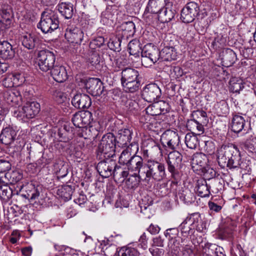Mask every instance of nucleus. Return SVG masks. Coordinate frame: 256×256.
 Masks as SVG:
<instances>
[{
  "mask_svg": "<svg viewBox=\"0 0 256 256\" xmlns=\"http://www.w3.org/2000/svg\"><path fill=\"white\" fill-rule=\"evenodd\" d=\"M218 164L222 168L226 166L232 169L234 163L240 157V152L237 146L232 144H222L217 150Z\"/></svg>",
  "mask_w": 256,
  "mask_h": 256,
  "instance_id": "nucleus-1",
  "label": "nucleus"
},
{
  "mask_svg": "<svg viewBox=\"0 0 256 256\" xmlns=\"http://www.w3.org/2000/svg\"><path fill=\"white\" fill-rule=\"evenodd\" d=\"M218 164L222 168L226 166L232 169L234 163L240 157V152L237 146L232 144H222L217 150Z\"/></svg>",
  "mask_w": 256,
  "mask_h": 256,
  "instance_id": "nucleus-2",
  "label": "nucleus"
},
{
  "mask_svg": "<svg viewBox=\"0 0 256 256\" xmlns=\"http://www.w3.org/2000/svg\"><path fill=\"white\" fill-rule=\"evenodd\" d=\"M59 23L56 12L48 8L42 12L40 20L38 24L37 28L43 33L52 32L58 28Z\"/></svg>",
  "mask_w": 256,
  "mask_h": 256,
  "instance_id": "nucleus-3",
  "label": "nucleus"
},
{
  "mask_svg": "<svg viewBox=\"0 0 256 256\" xmlns=\"http://www.w3.org/2000/svg\"><path fill=\"white\" fill-rule=\"evenodd\" d=\"M143 174H146V178L148 180L150 178L157 181L160 182L164 179L166 176V168L164 164L160 161L156 160L153 158H149L146 160L145 163V168Z\"/></svg>",
  "mask_w": 256,
  "mask_h": 256,
  "instance_id": "nucleus-4",
  "label": "nucleus"
},
{
  "mask_svg": "<svg viewBox=\"0 0 256 256\" xmlns=\"http://www.w3.org/2000/svg\"><path fill=\"white\" fill-rule=\"evenodd\" d=\"M56 56L53 52L47 49L38 50L36 54V60L39 68L47 72L56 66Z\"/></svg>",
  "mask_w": 256,
  "mask_h": 256,
  "instance_id": "nucleus-5",
  "label": "nucleus"
},
{
  "mask_svg": "<svg viewBox=\"0 0 256 256\" xmlns=\"http://www.w3.org/2000/svg\"><path fill=\"white\" fill-rule=\"evenodd\" d=\"M116 138L112 133L104 134L98 146V153L104 157H113L115 155Z\"/></svg>",
  "mask_w": 256,
  "mask_h": 256,
  "instance_id": "nucleus-6",
  "label": "nucleus"
},
{
  "mask_svg": "<svg viewBox=\"0 0 256 256\" xmlns=\"http://www.w3.org/2000/svg\"><path fill=\"white\" fill-rule=\"evenodd\" d=\"M104 158L96 166V170L100 176L103 178H108L112 174L116 176L121 170V167L118 166L116 160L112 158V157H104Z\"/></svg>",
  "mask_w": 256,
  "mask_h": 256,
  "instance_id": "nucleus-7",
  "label": "nucleus"
},
{
  "mask_svg": "<svg viewBox=\"0 0 256 256\" xmlns=\"http://www.w3.org/2000/svg\"><path fill=\"white\" fill-rule=\"evenodd\" d=\"M160 59V51L152 44L145 45L142 51V63L145 67L152 66Z\"/></svg>",
  "mask_w": 256,
  "mask_h": 256,
  "instance_id": "nucleus-8",
  "label": "nucleus"
},
{
  "mask_svg": "<svg viewBox=\"0 0 256 256\" xmlns=\"http://www.w3.org/2000/svg\"><path fill=\"white\" fill-rule=\"evenodd\" d=\"M160 140L164 148L172 150L178 148L180 142L178 134L171 130L165 131L161 136Z\"/></svg>",
  "mask_w": 256,
  "mask_h": 256,
  "instance_id": "nucleus-9",
  "label": "nucleus"
},
{
  "mask_svg": "<svg viewBox=\"0 0 256 256\" xmlns=\"http://www.w3.org/2000/svg\"><path fill=\"white\" fill-rule=\"evenodd\" d=\"M22 44L28 50H34L38 52L42 48L44 44L36 36L32 34L22 35L20 38Z\"/></svg>",
  "mask_w": 256,
  "mask_h": 256,
  "instance_id": "nucleus-10",
  "label": "nucleus"
},
{
  "mask_svg": "<svg viewBox=\"0 0 256 256\" xmlns=\"http://www.w3.org/2000/svg\"><path fill=\"white\" fill-rule=\"evenodd\" d=\"M199 12L198 4L194 2H190L182 10L180 18L182 22L190 23L194 21Z\"/></svg>",
  "mask_w": 256,
  "mask_h": 256,
  "instance_id": "nucleus-11",
  "label": "nucleus"
},
{
  "mask_svg": "<svg viewBox=\"0 0 256 256\" xmlns=\"http://www.w3.org/2000/svg\"><path fill=\"white\" fill-rule=\"evenodd\" d=\"M14 20V14L11 6L8 4H2L0 12V30L9 28Z\"/></svg>",
  "mask_w": 256,
  "mask_h": 256,
  "instance_id": "nucleus-12",
  "label": "nucleus"
},
{
  "mask_svg": "<svg viewBox=\"0 0 256 256\" xmlns=\"http://www.w3.org/2000/svg\"><path fill=\"white\" fill-rule=\"evenodd\" d=\"M161 94V90L156 84H150L144 88L142 96L144 100L152 102L160 98Z\"/></svg>",
  "mask_w": 256,
  "mask_h": 256,
  "instance_id": "nucleus-13",
  "label": "nucleus"
},
{
  "mask_svg": "<svg viewBox=\"0 0 256 256\" xmlns=\"http://www.w3.org/2000/svg\"><path fill=\"white\" fill-rule=\"evenodd\" d=\"M182 159V155L178 151L172 150L169 153L166 160L168 170L173 177L177 173L176 170L180 166Z\"/></svg>",
  "mask_w": 256,
  "mask_h": 256,
  "instance_id": "nucleus-14",
  "label": "nucleus"
},
{
  "mask_svg": "<svg viewBox=\"0 0 256 256\" xmlns=\"http://www.w3.org/2000/svg\"><path fill=\"white\" fill-rule=\"evenodd\" d=\"M40 110V105L36 102H28L19 112L20 116L27 118H34Z\"/></svg>",
  "mask_w": 256,
  "mask_h": 256,
  "instance_id": "nucleus-15",
  "label": "nucleus"
},
{
  "mask_svg": "<svg viewBox=\"0 0 256 256\" xmlns=\"http://www.w3.org/2000/svg\"><path fill=\"white\" fill-rule=\"evenodd\" d=\"M85 88L88 92L94 96L102 94L104 87L101 80L98 78H90L85 83Z\"/></svg>",
  "mask_w": 256,
  "mask_h": 256,
  "instance_id": "nucleus-16",
  "label": "nucleus"
},
{
  "mask_svg": "<svg viewBox=\"0 0 256 256\" xmlns=\"http://www.w3.org/2000/svg\"><path fill=\"white\" fill-rule=\"evenodd\" d=\"M126 166L129 170L134 172L135 174H138L140 176L143 174L142 172L145 169V164L141 156L134 154Z\"/></svg>",
  "mask_w": 256,
  "mask_h": 256,
  "instance_id": "nucleus-17",
  "label": "nucleus"
},
{
  "mask_svg": "<svg viewBox=\"0 0 256 256\" xmlns=\"http://www.w3.org/2000/svg\"><path fill=\"white\" fill-rule=\"evenodd\" d=\"M91 113L88 111L76 112L72 119L74 126L78 128H84L90 122Z\"/></svg>",
  "mask_w": 256,
  "mask_h": 256,
  "instance_id": "nucleus-18",
  "label": "nucleus"
},
{
  "mask_svg": "<svg viewBox=\"0 0 256 256\" xmlns=\"http://www.w3.org/2000/svg\"><path fill=\"white\" fill-rule=\"evenodd\" d=\"M72 105L79 109L88 108L92 104L90 98L84 94H76L72 100Z\"/></svg>",
  "mask_w": 256,
  "mask_h": 256,
  "instance_id": "nucleus-19",
  "label": "nucleus"
},
{
  "mask_svg": "<svg viewBox=\"0 0 256 256\" xmlns=\"http://www.w3.org/2000/svg\"><path fill=\"white\" fill-rule=\"evenodd\" d=\"M84 32L78 28H74L66 30L65 36L69 42L80 44L84 38Z\"/></svg>",
  "mask_w": 256,
  "mask_h": 256,
  "instance_id": "nucleus-20",
  "label": "nucleus"
},
{
  "mask_svg": "<svg viewBox=\"0 0 256 256\" xmlns=\"http://www.w3.org/2000/svg\"><path fill=\"white\" fill-rule=\"evenodd\" d=\"M136 31L135 24L131 21L123 22L118 28V35L122 39L126 40L134 36Z\"/></svg>",
  "mask_w": 256,
  "mask_h": 256,
  "instance_id": "nucleus-21",
  "label": "nucleus"
},
{
  "mask_svg": "<svg viewBox=\"0 0 256 256\" xmlns=\"http://www.w3.org/2000/svg\"><path fill=\"white\" fill-rule=\"evenodd\" d=\"M50 74L54 80L58 82H64L68 78L66 68L61 64H56L50 70Z\"/></svg>",
  "mask_w": 256,
  "mask_h": 256,
  "instance_id": "nucleus-22",
  "label": "nucleus"
},
{
  "mask_svg": "<svg viewBox=\"0 0 256 256\" xmlns=\"http://www.w3.org/2000/svg\"><path fill=\"white\" fill-rule=\"evenodd\" d=\"M15 56V50L12 44L7 40H0V58L5 60H11Z\"/></svg>",
  "mask_w": 256,
  "mask_h": 256,
  "instance_id": "nucleus-23",
  "label": "nucleus"
},
{
  "mask_svg": "<svg viewBox=\"0 0 256 256\" xmlns=\"http://www.w3.org/2000/svg\"><path fill=\"white\" fill-rule=\"evenodd\" d=\"M172 4L168 2L166 4L163 10L160 12L158 14V18L161 22H168L174 18L176 11L172 10Z\"/></svg>",
  "mask_w": 256,
  "mask_h": 256,
  "instance_id": "nucleus-24",
  "label": "nucleus"
},
{
  "mask_svg": "<svg viewBox=\"0 0 256 256\" xmlns=\"http://www.w3.org/2000/svg\"><path fill=\"white\" fill-rule=\"evenodd\" d=\"M60 13L66 19H70L74 14V5L70 2H60L57 6Z\"/></svg>",
  "mask_w": 256,
  "mask_h": 256,
  "instance_id": "nucleus-25",
  "label": "nucleus"
},
{
  "mask_svg": "<svg viewBox=\"0 0 256 256\" xmlns=\"http://www.w3.org/2000/svg\"><path fill=\"white\" fill-rule=\"evenodd\" d=\"M208 160L207 156L202 153H196L193 155L192 164L193 168L197 166L196 170H201L208 166Z\"/></svg>",
  "mask_w": 256,
  "mask_h": 256,
  "instance_id": "nucleus-26",
  "label": "nucleus"
},
{
  "mask_svg": "<svg viewBox=\"0 0 256 256\" xmlns=\"http://www.w3.org/2000/svg\"><path fill=\"white\" fill-rule=\"evenodd\" d=\"M132 132L129 128H122L118 131V143L122 146H127L132 138Z\"/></svg>",
  "mask_w": 256,
  "mask_h": 256,
  "instance_id": "nucleus-27",
  "label": "nucleus"
},
{
  "mask_svg": "<svg viewBox=\"0 0 256 256\" xmlns=\"http://www.w3.org/2000/svg\"><path fill=\"white\" fill-rule=\"evenodd\" d=\"M16 132L12 128L6 127L0 134V138L2 142L6 145L12 144L16 138Z\"/></svg>",
  "mask_w": 256,
  "mask_h": 256,
  "instance_id": "nucleus-28",
  "label": "nucleus"
},
{
  "mask_svg": "<svg viewBox=\"0 0 256 256\" xmlns=\"http://www.w3.org/2000/svg\"><path fill=\"white\" fill-rule=\"evenodd\" d=\"M236 55L234 52L230 48H226L222 52V62L226 67L232 66L236 61Z\"/></svg>",
  "mask_w": 256,
  "mask_h": 256,
  "instance_id": "nucleus-29",
  "label": "nucleus"
},
{
  "mask_svg": "<svg viewBox=\"0 0 256 256\" xmlns=\"http://www.w3.org/2000/svg\"><path fill=\"white\" fill-rule=\"evenodd\" d=\"M138 72L133 68H126L122 70L121 72V83L140 79Z\"/></svg>",
  "mask_w": 256,
  "mask_h": 256,
  "instance_id": "nucleus-30",
  "label": "nucleus"
},
{
  "mask_svg": "<svg viewBox=\"0 0 256 256\" xmlns=\"http://www.w3.org/2000/svg\"><path fill=\"white\" fill-rule=\"evenodd\" d=\"M58 138H56L58 140L55 142L54 146L58 148H63L64 146L60 142L66 143L72 138L73 133L67 132L64 129H58Z\"/></svg>",
  "mask_w": 256,
  "mask_h": 256,
  "instance_id": "nucleus-31",
  "label": "nucleus"
},
{
  "mask_svg": "<svg viewBox=\"0 0 256 256\" xmlns=\"http://www.w3.org/2000/svg\"><path fill=\"white\" fill-rule=\"evenodd\" d=\"M176 53L172 46H165L160 51V58L163 61H172L176 58Z\"/></svg>",
  "mask_w": 256,
  "mask_h": 256,
  "instance_id": "nucleus-32",
  "label": "nucleus"
},
{
  "mask_svg": "<svg viewBox=\"0 0 256 256\" xmlns=\"http://www.w3.org/2000/svg\"><path fill=\"white\" fill-rule=\"evenodd\" d=\"M191 117L201 126H206L208 122V119L206 112L203 110H194L192 114Z\"/></svg>",
  "mask_w": 256,
  "mask_h": 256,
  "instance_id": "nucleus-33",
  "label": "nucleus"
},
{
  "mask_svg": "<svg viewBox=\"0 0 256 256\" xmlns=\"http://www.w3.org/2000/svg\"><path fill=\"white\" fill-rule=\"evenodd\" d=\"M166 3V0H149L146 8L152 13L158 14Z\"/></svg>",
  "mask_w": 256,
  "mask_h": 256,
  "instance_id": "nucleus-34",
  "label": "nucleus"
},
{
  "mask_svg": "<svg viewBox=\"0 0 256 256\" xmlns=\"http://www.w3.org/2000/svg\"><path fill=\"white\" fill-rule=\"evenodd\" d=\"M245 120L242 116L235 115L232 118V130L235 133H239L244 129Z\"/></svg>",
  "mask_w": 256,
  "mask_h": 256,
  "instance_id": "nucleus-35",
  "label": "nucleus"
},
{
  "mask_svg": "<svg viewBox=\"0 0 256 256\" xmlns=\"http://www.w3.org/2000/svg\"><path fill=\"white\" fill-rule=\"evenodd\" d=\"M178 196L182 201L188 204L194 202L196 199L194 193L188 188L180 190Z\"/></svg>",
  "mask_w": 256,
  "mask_h": 256,
  "instance_id": "nucleus-36",
  "label": "nucleus"
},
{
  "mask_svg": "<svg viewBox=\"0 0 256 256\" xmlns=\"http://www.w3.org/2000/svg\"><path fill=\"white\" fill-rule=\"evenodd\" d=\"M25 190L26 194L24 196L30 200H34L38 198L40 196V190L38 186H36L32 183H28L25 186Z\"/></svg>",
  "mask_w": 256,
  "mask_h": 256,
  "instance_id": "nucleus-37",
  "label": "nucleus"
},
{
  "mask_svg": "<svg viewBox=\"0 0 256 256\" xmlns=\"http://www.w3.org/2000/svg\"><path fill=\"white\" fill-rule=\"evenodd\" d=\"M5 98L8 103L11 102L14 104H18L22 100V97L18 90H10L4 94Z\"/></svg>",
  "mask_w": 256,
  "mask_h": 256,
  "instance_id": "nucleus-38",
  "label": "nucleus"
},
{
  "mask_svg": "<svg viewBox=\"0 0 256 256\" xmlns=\"http://www.w3.org/2000/svg\"><path fill=\"white\" fill-rule=\"evenodd\" d=\"M210 186L207 184L205 180H200L197 182V192L201 197H207L210 196Z\"/></svg>",
  "mask_w": 256,
  "mask_h": 256,
  "instance_id": "nucleus-39",
  "label": "nucleus"
},
{
  "mask_svg": "<svg viewBox=\"0 0 256 256\" xmlns=\"http://www.w3.org/2000/svg\"><path fill=\"white\" fill-rule=\"evenodd\" d=\"M186 128L192 132H194V134L196 132L198 135L202 134L204 131V126L198 124L193 118L188 120Z\"/></svg>",
  "mask_w": 256,
  "mask_h": 256,
  "instance_id": "nucleus-40",
  "label": "nucleus"
},
{
  "mask_svg": "<svg viewBox=\"0 0 256 256\" xmlns=\"http://www.w3.org/2000/svg\"><path fill=\"white\" fill-rule=\"evenodd\" d=\"M122 84L126 92L133 93L138 90L140 82V79H138L131 82L130 80L122 82Z\"/></svg>",
  "mask_w": 256,
  "mask_h": 256,
  "instance_id": "nucleus-41",
  "label": "nucleus"
},
{
  "mask_svg": "<svg viewBox=\"0 0 256 256\" xmlns=\"http://www.w3.org/2000/svg\"><path fill=\"white\" fill-rule=\"evenodd\" d=\"M194 132L188 133L185 136V144L188 148L196 149L198 145L199 140Z\"/></svg>",
  "mask_w": 256,
  "mask_h": 256,
  "instance_id": "nucleus-42",
  "label": "nucleus"
},
{
  "mask_svg": "<svg viewBox=\"0 0 256 256\" xmlns=\"http://www.w3.org/2000/svg\"><path fill=\"white\" fill-rule=\"evenodd\" d=\"M129 53L130 55L134 56L137 58L140 56V54H142V48L140 46V44L137 40H133L130 41L128 44Z\"/></svg>",
  "mask_w": 256,
  "mask_h": 256,
  "instance_id": "nucleus-43",
  "label": "nucleus"
},
{
  "mask_svg": "<svg viewBox=\"0 0 256 256\" xmlns=\"http://www.w3.org/2000/svg\"><path fill=\"white\" fill-rule=\"evenodd\" d=\"M240 146L248 154L256 158V146L250 140L240 142Z\"/></svg>",
  "mask_w": 256,
  "mask_h": 256,
  "instance_id": "nucleus-44",
  "label": "nucleus"
},
{
  "mask_svg": "<svg viewBox=\"0 0 256 256\" xmlns=\"http://www.w3.org/2000/svg\"><path fill=\"white\" fill-rule=\"evenodd\" d=\"M229 85L230 91L234 93H239L244 87L242 80L236 77L230 78Z\"/></svg>",
  "mask_w": 256,
  "mask_h": 256,
  "instance_id": "nucleus-45",
  "label": "nucleus"
},
{
  "mask_svg": "<svg viewBox=\"0 0 256 256\" xmlns=\"http://www.w3.org/2000/svg\"><path fill=\"white\" fill-rule=\"evenodd\" d=\"M190 219V217H186L178 228L180 230L182 236L185 238L190 234L192 230L190 226L191 224L189 223Z\"/></svg>",
  "mask_w": 256,
  "mask_h": 256,
  "instance_id": "nucleus-46",
  "label": "nucleus"
},
{
  "mask_svg": "<svg viewBox=\"0 0 256 256\" xmlns=\"http://www.w3.org/2000/svg\"><path fill=\"white\" fill-rule=\"evenodd\" d=\"M5 178L13 184L18 182L22 178V174L19 170H14L5 174Z\"/></svg>",
  "mask_w": 256,
  "mask_h": 256,
  "instance_id": "nucleus-47",
  "label": "nucleus"
},
{
  "mask_svg": "<svg viewBox=\"0 0 256 256\" xmlns=\"http://www.w3.org/2000/svg\"><path fill=\"white\" fill-rule=\"evenodd\" d=\"M12 190L8 184H0V198L8 202L12 196Z\"/></svg>",
  "mask_w": 256,
  "mask_h": 256,
  "instance_id": "nucleus-48",
  "label": "nucleus"
},
{
  "mask_svg": "<svg viewBox=\"0 0 256 256\" xmlns=\"http://www.w3.org/2000/svg\"><path fill=\"white\" fill-rule=\"evenodd\" d=\"M240 168L245 172H249L250 170V162L246 159L242 160L240 156L238 157L232 168Z\"/></svg>",
  "mask_w": 256,
  "mask_h": 256,
  "instance_id": "nucleus-49",
  "label": "nucleus"
},
{
  "mask_svg": "<svg viewBox=\"0 0 256 256\" xmlns=\"http://www.w3.org/2000/svg\"><path fill=\"white\" fill-rule=\"evenodd\" d=\"M186 238H180L178 239L174 238L172 240H170V241L172 242V244L170 246L169 248L172 250V252H174V254L176 256L178 252L180 250V246H182L181 243H182L184 242Z\"/></svg>",
  "mask_w": 256,
  "mask_h": 256,
  "instance_id": "nucleus-50",
  "label": "nucleus"
},
{
  "mask_svg": "<svg viewBox=\"0 0 256 256\" xmlns=\"http://www.w3.org/2000/svg\"><path fill=\"white\" fill-rule=\"evenodd\" d=\"M236 226V222L232 220L230 218L227 219L226 224L224 226L223 230L224 234H225L226 236H230Z\"/></svg>",
  "mask_w": 256,
  "mask_h": 256,
  "instance_id": "nucleus-51",
  "label": "nucleus"
},
{
  "mask_svg": "<svg viewBox=\"0 0 256 256\" xmlns=\"http://www.w3.org/2000/svg\"><path fill=\"white\" fill-rule=\"evenodd\" d=\"M121 38L120 36L118 38H115L113 39H110L108 43V47L114 52H120L121 50Z\"/></svg>",
  "mask_w": 256,
  "mask_h": 256,
  "instance_id": "nucleus-52",
  "label": "nucleus"
},
{
  "mask_svg": "<svg viewBox=\"0 0 256 256\" xmlns=\"http://www.w3.org/2000/svg\"><path fill=\"white\" fill-rule=\"evenodd\" d=\"M226 38L222 34H220L214 38L212 45L216 49L222 48L226 46Z\"/></svg>",
  "mask_w": 256,
  "mask_h": 256,
  "instance_id": "nucleus-53",
  "label": "nucleus"
},
{
  "mask_svg": "<svg viewBox=\"0 0 256 256\" xmlns=\"http://www.w3.org/2000/svg\"><path fill=\"white\" fill-rule=\"evenodd\" d=\"M118 256H139L140 253L133 248H122L118 252Z\"/></svg>",
  "mask_w": 256,
  "mask_h": 256,
  "instance_id": "nucleus-54",
  "label": "nucleus"
},
{
  "mask_svg": "<svg viewBox=\"0 0 256 256\" xmlns=\"http://www.w3.org/2000/svg\"><path fill=\"white\" fill-rule=\"evenodd\" d=\"M131 153L128 150H124L119 157V163L124 165H127L131 160Z\"/></svg>",
  "mask_w": 256,
  "mask_h": 256,
  "instance_id": "nucleus-55",
  "label": "nucleus"
},
{
  "mask_svg": "<svg viewBox=\"0 0 256 256\" xmlns=\"http://www.w3.org/2000/svg\"><path fill=\"white\" fill-rule=\"evenodd\" d=\"M218 247L215 244L206 243L203 246L202 251L204 254L208 256H213L216 252Z\"/></svg>",
  "mask_w": 256,
  "mask_h": 256,
  "instance_id": "nucleus-56",
  "label": "nucleus"
},
{
  "mask_svg": "<svg viewBox=\"0 0 256 256\" xmlns=\"http://www.w3.org/2000/svg\"><path fill=\"white\" fill-rule=\"evenodd\" d=\"M204 177L207 180H210L216 176V172L208 165L201 170Z\"/></svg>",
  "mask_w": 256,
  "mask_h": 256,
  "instance_id": "nucleus-57",
  "label": "nucleus"
},
{
  "mask_svg": "<svg viewBox=\"0 0 256 256\" xmlns=\"http://www.w3.org/2000/svg\"><path fill=\"white\" fill-rule=\"evenodd\" d=\"M138 174H132L127 179L126 183L128 188H133L137 187L139 184V177L137 176Z\"/></svg>",
  "mask_w": 256,
  "mask_h": 256,
  "instance_id": "nucleus-58",
  "label": "nucleus"
},
{
  "mask_svg": "<svg viewBox=\"0 0 256 256\" xmlns=\"http://www.w3.org/2000/svg\"><path fill=\"white\" fill-rule=\"evenodd\" d=\"M160 114H164L169 112L170 106L167 102L164 100L156 102Z\"/></svg>",
  "mask_w": 256,
  "mask_h": 256,
  "instance_id": "nucleus-59",
  "label": "nucleus"
},
{
  "mask_svg": "<svg viewBox=\"0 0 256 256\" xmlns=\"http://www.w3.org/2000/svg\"><path fill=\"white\" fill-rule=\"evenodd\" d=\"M124 105L128 108V110L132 112L138 110L139 108L138 103L131 99H127L124 102Z\"/></svg>",
  "mask_w": 256,
  "mask_h": 256,
  "instance_id": "nucleus-60",
  "label": "nucleus"
},
{
  "mask_svg": "<svg viewBox=\"0 0 256 256\" xmlns=\"http://www.w3.org/2000/svg\"><path fill=\"white\" fill-rule=\"evenodd\" d=\"M147 114L151 116H158L160 115L159 110L156 102L153 103L150 105L146 109Z\"/></svg>",
  "mask_w": 256,
  "mask_h": 256,
  "instance_id": "nucleus-61",
  "label": "nucleus"
},
{
  "mask_svg": "<svg viewBox=\"0 0 256 256\" xmlns=\"http://www.w3.org/2000/svg\"><path fill=\"white\" fill-rule=\"evenodd\" d=\"M204 149L208 154L210 155L214 154L216 150L214 143L212 140L206 141Z\"/></svg>",
  "mask_w": 256,
  "mask_h": 256,
  "instance_id": "nucleus-62",
  "label": "nucleus"
},
{
  "mask_svg": "<svg viewBox=\"0 0 256 256\" xmlns=\"http://www.w3.org/2000/svg\"><path fill=\"white\" fill-rule=\"evenodd\" d=\"M52 96L54 100L58 104L63 102L66 99V96L64 92L58 90H56L53 92Z\"/></svg>",
  "mask_w": 256,
  "mask_h": 256,
  "instance_id": "nucleus-63",
  "label": "nucleus"
},
{
  "mask_svg": "<svg viewBox=\"0 0 256 256\" xmlns=\"http://www.w3.org/2000/svg\"><path fill=\"white\" fill-rule=\"evenodd\" d=\"M179 230L178 228H170L166 230L164 235L169 240H172L178 236Z\"/></svg>",
  "mask_w": 256,
  "mask_h": 256,
  "instance_id": "nucleus-64",
  "label": "nucleus"
}]
</instances>
